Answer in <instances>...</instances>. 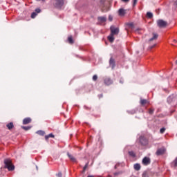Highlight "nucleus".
I'll list each match as a JSON object with an SVG mask.
<instances>
[{
    "instance_id": "obj_1",
    "label": "nucleus",
    "mask_w": 177,
    "mask_h": 177,
    "mask_svg": "<svg viewBox=\"0 0 177 177\" xmlns=\"http://www.w3.org/2000/svg\"><path fill=\"white\" fill-rule=\"evenodd\" d=\"M4 168H7L8 171H14L15 170V165L12 163V160L10 159H6L4 160Z\"/></svg>"
},
{
    "instance_id": "obj_2",
    "label": "nucleus",
    "mask_w": 177,
    "mask_h": 177,
    "mask_svg": "<svg viewBox=\"0 0 177 177\" xmlns=\"http://www.w3.org/2000/svg\"><path fill=\"white\" fill-rule=\"evenodd\" d=\"M157 24H158V27H160V28H162L164 27H167L168 24L167 23V21H165L162 19H160L157 21Z\"/></svg>"
},
{
    "instance_id": "obj_3",
    "label": "nucleus",
    "mask_w": 177,
    "mask_h": 177,
    "mask_svg": "<svg viewBox=\"0 0 177 177\" xmlns=\"http://www.w3.org/2000/svg\"><path fill=\"white\" fill-rule=\"evenodd\" d=\"M118 32H120V29L118 28H115V26H111V34L113 35H118Z\"/></svg>"
},
{
    "instance_id": "obj_4",
    "label": "nucleus",
    "mask_w": 177,
    "mask_h": 177,
    "mask_svg": "<svg viewBox=\"0 0 177 177\" xmlns=\"http://www.w3.org/2000/svg\"><path fill=\"white\" fill-rule=\"evenodd\" d=\"M165 151H167V149H165L164 147L160 148L156 151V155L162 156V154H165Z\"/></svg>"
},
{
    "instance_id": "obj_5",
    "label": "nucleus",
    "mask_w": 177,
    "mask_h": 177,
    "mask_svg": "<svg viewBox=\"0 0 177 177\" xmlns=\"http://www.w3.org/2000/svg\"><path fill=\"white\" fill-rule=\"evenodd\" d=\"M55 5L56 8H62L64 5V0H56Z\"/></svg>"
},
{
    "instance_id": "obj_6",
    "label": "nucleus",
    "mask_w": 177,
    "mask_h": 177,
    "mask_svg": "<svg viewBox=\"0 0 177 177\" xmlns=\"http://www.w3.org/2000/svg\"><path fill=\"white\" fill-rule=\"evenodd\" d=\"M142 164L143 165H149V164H150V158L145 157L142 159Z\"/></svg>"
},
{
    "instance_id": "obj_7",
    "label": "nucleus",
    "mask_w": 177,
    "mask_h": 177,
    "mask_svg": "<svg viewBox=\"0 0 177 177\" xmlns=\"http://www.w3.org/2000/svg\"><path fill=\"white\" fill-rule=\"evenodd\" d=\"M125 13H127L126 10H124L123 8H120L118 10V15L119 16H124Z\"/></svg>"
},
{
    "instance_id": "obj_8",
    "label": "nucleus",
    "mask_w": 177,
    "mask_h": 177,
    "mask_svg": "<svg viewBox=\"0 0 177 177\" xmlns=\"http://www.w3.org/2000/svg\"><path fill=\"white\" fill-rule=\"evenodd\" d=\"M30 122H31V118H26L23 120L24 125H27V124H30Z\"/></svg>"
},
{
    "instance_id": "obj_9",
    "label": "nucleus",
    "mask_w": 177,
    "mask_h": 177,
    "mask_svg": "<svg viewBox=\"0 0 177 177\" xmlns=\"http://www.w3.org/2000/svg\"><path fill=\"white\" fill-rule=\"evenodd\" d=\"M109 64L111 66L112 68H114L115 66V61L113 59V57H111L109 60Z\"/></svg>"
},
{
    "instance_id": "obj_10",
    "label": "nucleus",
    "mask_w": 177,
    "mask_h": 177,
    "mask_svg": "<svg viewBox=\"0 0 177 177\" xmlns=\"http://www.w3.org/2000/svg\"><path fill=\"white\" fill-rule=\"evenodd\" d=\"M105 85H111L113 84V81L111 80L110 78H106L104 80Z\"/></svg>"
},
{
    "instance_id": "obj_11",
    "label": "nucleus",
    "mask_w": 177,
    "mask_h": 177,
    "mask_svg": "<svg viewBox=\"0 0 177 177\" xmlns=\"http://www.w3.org/2000/svg\"><path fill=\"white\" fill-rule=\"evenodd\" d=\"M158 38V35L157 33H153L152 34V37L149 39L150 41H155Z\"/></svg>"
},
{
    "instance_id": "obj_12",
    "label": "nucleus",
    "mask_w": 177,
    "mask_h": 177,
    "mask_svg": "<svg viewBox=\"0 0 177 177\" xmlns=\"http://www.w3.org/2000/svg\"><path fill=\"white\" fill-rule=\"evenodd\" d=\"M108 40L109 41V42H114V35L111 33L110 35L108 36Z\"/></svg>"
},
{
    "instance_id": "obj_13",
    "label": "nucleus",
    "mask_w": 177,
    "mask_h": 177,
    "mask_svg": "<svg viewBox=\"0 0 177 177\" xmlns=\"http://www.w3.org/2000/svg\"><path fill=\"white\" fill-rule=\"evenodd\" d=\"M140 104H142V106H145V104H149V101H147L145 99H141L140 100Z\"/></svg>"
},
{
    "instance_id": "obj_14",
    "label": "nucleus",
    "mask_w": 177,
    "mask_h": 177,
    "mask_svg": "<svg viewBox=\"0 0 177 177\" xmlns=\"http://www.w3.org/2000/svg\"><path fill=\"white\" fill-rule=\"evenodd\" d=\"M68 44H70L71 45H73V44H74V39H73L72 36H69L68 37Z\"/></svg>"
},
{
    "instance_id": "obj_15",
    "label": "nucleus",
    "mask_w": 177,
    "mask_h": 177,
    "mask_svg": "<svg viewBox=\"0 0 177 177\" xmlns=\"http://www.w3.org/2000/svg\"><path fill=\"white\" fill-rule=\"evenodd\" d=\"M98 21H100V23L106 22V17H98Z\"/></svg>"
},
{
    "instance_id": "obj_16",
    "label": "nucleus",
    "mask_w": 177,
    "mask_h": 177,
    "mask_svg": "<svg viewBox=\"0 0 177 177\" xmlns=\"http://www.w3.org/2000/svg\"><path fill=\"white\" fill-rule=\"evenodd\" d=\"M6 127H7L8 129H10V130L12 129L14 127L13 122H10V123L7 124Z\"/></svg>"
},
{
    "instance_id": "obj_17",
    "label": "nucleus",
    "mask_w": 177,
    "mask_h": 177,
    "mask_svg": "<svg viewBox=\"0 0 177 177\" xmlns=\"http://www.w3.org/2000/svg\"><path fill=\"white\" fill-rule=\"evenodd\" d=\"M171 167L174 168L177 167V158L171 162Z\"/></svg>"
},
{
    "instance_id": "obj_18",
    "label": "nucleus",
    "mask_w": 177,
    "mask_h": 177,
    "mask_svg": "<svg viewBox=\"0 0 177 177\" xmlns=\"http://www.w3.org/2000/svg\"><path fill=\"white\" fill-rule=\"evenodd\" d=\"M36 133H37V135H40L41 136H44V135H45V131L42 130H39V131H37Z\"/></svg>"
},
{
    "instance_id": "obj_19",
    "label": "nucleus",
    "mask_w": 177,
    "mask_h": 177,
    "mask_svg": "<svg viewBox=\"0 0 177 177\" xmlns=\"http://www.w3.org/2000/svg\"><path fill=\"white\" fill-rule=\"evenodd\" d=\"M49 138H55V136L53 133H50L45 136L46 140H48Z\"/></svg>"
},
{
    "instance_id": "obj_20",
    "label": "nucleus",
    "mask_w": 177,
    "mask_h": 177,
    "mask_svg": "<svg viewBox=\"0 0 177 177\" xmlns=\"http://www.w3.org/2000/svg\"><path fill=\"white\" fill-rule=\"evenodd\" d=\"M134 169H136V171H139L140 169V164H135L134 165Z\"/></svg>"
},
{
    "instance_id": "obj_21",
    "label": "nucleus",
    "mask_w": 177,
    "mask_h": 177,
    "mask_svg": "<svg viewBox=\"0 0 177 177\" xmlns=\"http://www.w3.org/2000/svg\"><path fill=\"white\" fill-rule=\"evenodd\" d=\"M136 32L137 34H142V32H145V30H143V29H137V30H136Z\"/></svg>"
},
{
    "instance_id": "obj_22",
    "label": "nucleus",
    "mask_w": 177,
    "mask_h": 177,
    "mask_svg": "<svg viewBox=\"0 0 177 177\" xmlns=\"http://www.w3.org/2000/svg\"><path fill=\"white\" fill-rule=\"evenodd\" d=\"M71 161H72L73 162H75V158H74V156H71V155H68Z\"/></svg>"
},
{
    "instance_id": "obj_23",
    "label": "nucleus",
    "mask_w": 177,
    "mask_h": 177,
    "mask_svg": "<svg viewBox=\"0 0 177 177\" xmlns=\"http://www.w3.org/2000/svg\"><path fill=\"white\" fill-rule=\"evenodd\" d=\"M147 17H149V19H151V17H153V13L148 12L147 13Z\"/></svg>"
},
{
    "instance_id": "obj_24",
    "label": "nucleus",
    "mask_w": 177,
    "mask_h": 177,
    "mask_svg": "<svg viewBox=\"0 0 177 177\" xmlns=\"http://www.w3.org/2000/svg\"><path fill=\"white\" fill-rule=\"evenodd\" d=\"M129 156H131V157H136V154L135 153V152L131 151H129Z\"/></svg>"
},
{
    "instance_id": "obj_25",
    "label": "nucleus",
    "mask_w": 177,
    "mask_h": 177,
    "mask_svg": "<svg viewBox=\"0 0 177 177\" xmlns=\"http://www.w3.org/2000/svg\"><path fill=\"white\" fill-rule=\"evenodd\" d=\"M37 12H32L31 15V18L32 19H35V17H37Z\"/></svg>"
},
{
    "instance_id": "obj_26",
    "label": "nucleus",
    "mask_w": 177,
    "mask_h": 177,
    "mask_svg": "<svg viewBox=\"0 0 177 177\" xmlns=\"http://www.w3.org/2000/svg\"><path fill=\"white\" fill-rule=\"evenodd\" d=\"M149 114H153V113H154V109H149Z\"/></svg>"
},
{
    "instance_id": "obj_27",
    "label": "nucleus",
    "mask_w": 177,
    "mask_h": 177,
    "mask_svg": "<svg viewBox=\"0 0 177 177\" xmlns=\"http://www.w3.org/2000/svg\"><path fill=\"white\" fill-rule=\"evenodd\" d=\"M121 174H122V171L115 172L114 173V176H118V175H121Z\"/></svg>"
},
{
    "instance_id": "obj_28",
    "label": "nucleus",
    "mask_w": 177,
    "mask_h": 177,
    "mask_svg": "<svg viewBox=\"0 0 177 177\" xmlns=\"http://www.w3.org/2000/svg\"><path fill=\"white\" fill-rule=\"evenodd\" d=\"M93 81H97V75H94L93 76Z\"/></svg>"
},
{
    "instance_id": "obj_29",
    "label": "nucleus",
    "mask_w": 177,
    "mask_h": 177,
    "mask_svg": "<svg viewBox=\"0 0 177 177\" xmlns=\"http://www.w3.org/2000/svg\"><path fill=\"white\" fill-rule=\"evenodd\" d=\"M23 129H25V131H28V129H30V127H22Z\"/></svg>"
},
{
    "instance_id": "obj_30",
    "label": "nucleus",
    "mask_w": 177,
    "mask_h": 177,
    "mask_svg": "<svg viewBox=\"0 0 177 177\" xmlns=\"http://www.w3.org/2000/svg\"><path fill=\"white\" fill-rule=\"evenodd\" d=\"M160 133H164L165 132V128H162L160 130Z\"/></svg>"
},
{
    "instance_id": "obj_31",
    "label": "nucleus",
    "mask_w": 177,
    "mask_h": 177,
    "mask_svg": "<svg viewBox=\"0 0 177 177\" xmlns=\"http://www.w3.org/2000/svg\"><path fill=\"white\" fill-rule=\"evenodd\" d=\"M138 3V0H133V6H135Z\"/></svg>"
},
{
    "instance_id": "obj_32",
    "label": "nucleus",
    "mask_w": 177,
    "mask_h": 177,
    "mask_svg": "<svg viewBox=\"0 0 177 177\" xmlns=\"http://www.w3.org/2000/svg\"><path fill=\"white\" fill-rule=\"evenodd\" d=\"M35 12H36L37 14V13H41V9L37 8V9L35 10Z\"/></svg>"
},
{
    "instance_id": "obj_33",
    "label": "nucleus",
    "mask_w": 177,
    "mask_h": 177,
    "mask_svg": "<svg viewBox=\"0 0 177 177\" xmlns=\"http://www.w3.org/2000/svg\"><path fill=\"white\" fill-rule=\"evenodd\" d=\"M109 21H113V17L111 15H109Z\"/></svg>"
},
{
    "instance_id": "obj_34",
    "label": "nucleus",
    "mask_w": 177,
    "mask_h": 177,
    "mask_svg": "<svg viewBox=\"0 0 177 177\" xmlns=\"http://www.w3.org/2000/svg\"><path fill=\"white\" fill-rule=\"evenodd\" d=\"M142 177H148V176H147V174H146L145 173H144V174H142Z\"/></svg>"
},
{
    "instance_id": "obj_35",
    "label": "nucleus",
    "mask_w": 177,
    "mask_h": 177,
    "mask_svg": "<svg viewBox=\"0 0 177 177\" xmlns=\"http://www.w3.org/2000/svg\"><path fill=\"white\" fill-rule=\"evenodd\" d=\"M156 46V44H154L153 46H150L149 47V49H153V48H154Z\"/></svg>"
},
{
    "instance_id": "obj_36",
    "label": "nucleus",
    "mask_w": 177,
    "mask_h": 177,
    "mask_svg": "<svg viewBox=\"0 0 177 177\" xmlns=\"http://www.w3.org/2000/svg\"><path fill=\"white\" fill-rule=\"evenodd\" d=\"M57 176L58 177H62V173H58Z\"/></svg>"
},
{
    "instance_id": "obj_37",
    "label": "nucleus",
    "mask_w": 177,
    "mask_h": 177,
    "mask_svg": "<svg viewBox=\"0 0 177 177\" xmlns=\"http://www.w3.org/2000/svg\"><path fill=\"white\" fill-rule=\"evenodd\" d=\"M122 2H129V0H122Z\"/></svg>"
},
{
    "instance_id": "obj_38",
    "label": "nucleus",
    "mask_w": 177,
    "mask_h": 177,
    "mask_svg": "<svg viewBox=\"0 0 177 177\" xmlns=\"http://www.w3.org/2000/svg\"><path fill=\"white\" fill-rule=\"evenodd\" d=\"M119 165H115V169H117V167H118Z\"/></svg>"
},
{
    "instance_id": "obj_39",
    "label": "nucleus",
    "mask_w": 177,
    "mask_h": 177,
    "mask_svg": "<svg viewBox=\"0 0 177 177\" xmlns=\"http://www.w3.org/2000/svg\"><path fill=\"white\" fill-rule=\"evenodd\" d=\"M87 177H95V176H88Z\"/></svg>"
},
{
    "instance_id": "obj_40",
    "label": "nucleus",
    "mask_w": 177,
    "mask_h": 177,
    "mask_svg": "<svg viewBox=\"0 0 177 177\" xmlns=\"http://www.w3.org/2000/svg\"><path fill=\"white\" fill-rule=\"evenodd\" d=\"M86 169V166H85L84 167V169L85 170Z\"/></svg>"
},
{
    "instance_id": "obj_41",
    "label": "nucleus",
    "mask_w": 177,
    "mask_h": 177,
    "mask_svg": "<svg viewBox=\"0 0 177 177\" xmlns=\"http://www.w3.org/2000/svg\"><path fill=\"white\" fill-rule=\"evenodd\" d=\"M141 145H145V144H143V142H141Z\"/></svg>"
},
{
    "instance_id": "obj_42",
    "label": "nucleus",
    "mask_w": 177,
    "mask_h": 177,
    "mask_svg": "<svg viewBox=\"0 0 177 177\" xmlns=\"http://www.w3.org/2000/svg\"><path fill=\"white\" fill-rule=\"evenodd\" d=\"M140 142H142V138H140Z\"/></svg>"
},
{
    "instance_id": "obj_43",
    "label": "nucleus",
    "mask_w": 177,
    "mask_h": 177,
    "mask_svg": "<svg viewBox=\"0 0 177 177\" xmlns=\"http://www.w3.org/2000/svg\"><path fill=\"white\" fill-rule=\"evenodd\" d=\"M175 42H176V40H174Z\"/></svg>"
},
{
    "instance_id": "obj_44",
    "label": "nucleus",
    "mask_w": 177,
    "mask_h": 177,
    "mask_svg": "<svg viewBox=\"0 0 177 177\" xmlns=\"http://www.w3.org/2000/svg\"><path fill=\"white\" fill-rule=\"evenodd\" d=\"M37 1H41V0H37Z\"/></svg>"
}]
</instances>
